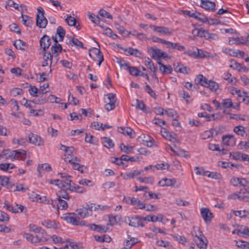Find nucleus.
<instances>
[{
  "mask_svg": "<svg viewBox=\"0 0 249 249\" xmlns=\"http://www.w3.org/2000/svg\"><path fill=\"white\" fill-rule=\"evenodd\" d=\"M89 55L95 61H97L98 65L100 66L102 62L104 61V57L101 51L97 48H94L89 50Z\"/></svg>",
  "mask_w": 249,
  "mask_h": 249,
  "instance_id": "7",
  "label": "nucleus"
},
{
  "mask_svg": "<svg viewBox=\"0 0 249 249\" xmlns=\"http://www.w3.org/2000/svg\"><path fill=\"white\" fill-rule=\"evenodd\" d=\"M222 108H232L236 110H239L240 105L239 103H233L231 99L227 98L222 100L221 103Z\"/></svg>",
  "mask_w": 249,
  "mask_h": 249,
  "instance_id": "10",
  "label": "nucleus"
},
{
  "mask_svg": "<svg viewBox=\"0 0 249 249\" xmlns=\"http://www.w3.org/2000/svg\"><path fill=\"white\" fill-rule=\"evenodd\" d=\"M124 201L127 204L131 205L136 209H144L145 204L141 201L138 198L134 197H124Z\"/></svg>",
  "mask_w": 249,
  "mask_h": 249,
  "instance_id": "5",
  "label": "nucleus"
},
{
  "mask_svg": "<svg viewBox=\"0 0 249 249\" xmlns=\"http://www.w3.org/2000/svg\"><path fill=\"white\" fill-rule=\"evenodd\" d=\"M118 130L120 133H121L124 135H127L130 137H132V132H133V130L130 127H120L118 128Z\"/></svg>",
  "mask_w": 249,
  "mask_h": 249,
  "instance_id": "43",
  "label": "nucleus"
},
{
  "mask_svg": "<svg viewBox=\"0 0 249 249\" xmlns=\"http://www.w3.org/2000/svg\"><path fill=\"white\" fill-rule=\"evenodd\" d=\"M13 161L14 160H23L26 158V151L24 150H13Z\"/></svg>",
  "mask_w": 249,
  "mask_h": 249,
  "instance_id": "20",
  "label": "nucleus"
},
{
  "mask_svg": "<svg viewBox=\"0 0 249 249\" xmlns=\"http://www.w3.org/2000/svg\"><path fill=\"white\" fill-rule=\"evenodd\" d=\"M236 246L242 249H249V243L242 240L236 241Z\"/></svg>",
  "mask_w": 249,
  "mask_h": 249,
  "instance_id": "56",
  "label": "nucleus"
},
{
  "mask_svg": "<svg viewBox=\"0 0 249 249\" xmlns=\"http://www.w3.org/2000/svg\"><path fill=\"white\" fill-rule=\"evenodd\" d=\"M32 197H31L33 201H36L40 203H43L49 205H53V208L55 209V203L54 200L49 199L46 196H41L40 195L35 194L34 193L31 196ZM55 201L56 200H55Z\"/></svg>",
  "mask_w": 249,
  "mask_h": 249,
  "instance_id": "8",
  "label": "nucleus"
},
{
  "mask_svg": "<svg viewBox=\"0 0 249 249\" xmlns=\"http://www.w3.org/2000/svg\"><path fill=\"white\" fill-rule=\"evenodd\" d=\"M58 202L57 205V208L55 207L57 212L59 213V209H61V210H66L68 207V204L67 202L62 199H60V198H56Z\"/></svg>",
  "mask_w": 249,
  "mask_h": 249,
  "instance_id": "31",
  "label": "nucleus"
},
{
  "mask_svg": "<svg viewBox=\"0 0 249 249\" xmlns=\"http://www.w3.org/2000/svg\"><path fill=\"white\" fill-rule=\"evenodd\" d=\"M51 43V39L49 36L44 35L40 40V45L43 51L48 49Z\"/></svg>",
  "mask_w": 249,
  "mask_h": 249,
  "instance_id": "21",
  "label": "nucleus"
},
{
  "mask_svg": "<svg viewBox=\"0 0 249 249\" xmlns=\"http://www.w3.org/2000/svg\"><path fill=\"white\" fill-rule=\"evenodd\" d=\"M69 188V190L71 191H74L79 193H82L85 192V190L81 186L75 185L74 183L71 182L70 183V185H66Z\"/></svg>",
  "mask_w": 249,
  "mask_h": 249,
  "instance_id": "29",
  "label": "nucleus"
},
{
  "mask_svg": "<svg viewBox=\"0 0 249 249\" xmlns=\"http://www.w3.org/2000/svg\"><path fill=\"white\" fill-rule=\"evenodd\" d=\"M151 53L152 58L157 60H160L161 57H163L164 58L168 57V55L167 53L159 49L151 48Z\"/></svg>",
  "mask_w": 249,
  "mask_h": 249,
  "instance_id": "13",
  "label": "nucleus"
},
{
  "mask_svg": "<svg viewBox=\"0 0 249 249\" xmlns=\"http://www.w3.org/2000/svg\"><path fill=\"white\" fill-rule=\"evenodd\" d=\"M37 171L38 173L39 176L41 177L43 171L47 172H50L52 171V167L48 163H44L41 165H38Z\"/></svg>",
  "mask_w": 249,
  "mask_h": 249,
  "instance_id": "27",
  "label": "nucleus"
},
{
  "mask_svg": "<svg viewBox=\"0 0 249 249\" xmlns=\"http://www.w3.org/2000/svg\"><path fill=\"white\" fill-rule=\"evenodd\" d=\"M137 180L140 182H143L146 183L153 184L154 182V178L153 177H139Z\"/></svg>",
  "mask_w": 249,
  "mask_h": 249,
  "instance_id": "61",
  "label": "nucleus"
},
{
  "mask_svg": "<svg viewBox=\"0 0 249 249\" xmlns=\"http://www.w3.org/2000/svg\"><path fill=\"white\" fill-rule=\"evenodd\" d=\"M102 142L104 146L107 148H110L114 146V144L112 141L108 138L103 137L102 138Z\"/></svg>",
  "mask_w": 249,
  "mask_h": 249,
  "instance_id": "38",
  "label": "nucleus"
},
{
  "mask_svg": "<svg viewBox=\"0 0 249 249\" xmlns=\"http://www.w3.org/2000/svg\"><path fill=\"white\" fill-rule=\"evenodd\" d=\"M206 87L209 88L212 91L216 92L219 88V84L213 81L209 80Z\"/></svg>",
  "mask_w": 249,
  "mask_h": 249,
  "instance_id": "41",
  "label": "nucleus"
},
{
  "mask_svg": "<svg viewBox=\"0 0 249 249\" xmlns=\"http://www.w3.org/2000/svg\"><path fill=\"white\" fill-rule=\"evenodd\" d=\"M132 106L135 107L137 109H140L144 112L148 113L149 112V108L145 106L143 101L142 100L136 99V103L132 105Z\"/></svg>",
  "mask_w": 249,
  "mask_h": 249,
  "instance_id": "25",
  "label": "nucleus"
},
{
  "mask_svg": "<svg viewBox=\"0 0 249 249\" xmlns=\"http://www.w3.org/2000/svg\"><path fill=\"white\" fill-rule=\"evenodd\" d=\"M10 94L12 96L16 97L23 93V90L19 88H14L10 90Z\"/></svg>",
  "mask_w": 249,
  "mask_h": 249,
  "instance_id": "63",
  "label": "nucleus"
},
{
  "mask_svg": "<svg viewBox=\"0 0 249 249\" xmlns=\"http://www.w3.org/2000/svg\"><path fill=\"white\" fill-rule=\"evenodd\" d=\"M89 205H88L87 207L83 208L78 210V215L80 217L84 218L91 214V212H90L89 209Z\"/></svg>",
  "mask_w": 249,
  "mask_h": 249,
  "instance_id": "28",
  "label": "nucleus"
},
{
  "mask_svg": "<svg viewBox=\"0 0 249 249\" xmlns=\"http://www.w3.org/2000/svg\"><path fill=\"white\" fill-rule=\"evenodd\" d=\"M222 142L224 145L232 146L235 144V140L232 135H227L223 136Z\"/></svg>",
  "mask_w": 249,
  "mask_h": 249,
  "instance_id": "23",
  "label": "nucleus"
},
{
  "mask_svg": "<svg viewBox=\"0 0 249 249\" xmlns=\"http://www.w3.org/2000/svg\"><path fill=\"white\" fill-rule=\"evenodd\" d=\"M37 13L36 17V26L41 28H45L48 23L47 19L44 17V11L41 7L37 8Z\"/></svg>",
  "mask_w": 249,
  "mask_h": 249,
  "instance_id": "4",
  "label": "nucleus"
},
{
  "mask_svg": "<svg viewBox=\"0 0 249 249\" xmlns=\"http://www.w3.org/2000/svg\"><path fill=\"white\" fill-rule=\"evenodd\" d=\"M161 133L163 137L171 142H175L177 141L176 138L173 136L168 131H167L165 129L161 130Z\"/></svg>",
  "mask_w": 249,
  "mask_h": 249,
  "instance_id": "32",
  "label": "nucleus"
},
{
  "mask_svg": "<svg viewBox=\"0 0 249 249\" xmlns=\"http://www.w3.org/2000/svg\"><path fill=\"white\" fill-rule=\"evenodd\" d=\"M193 235H194L193 240L197 247L201 249H206L207 248V243L204 241L205 238L198 227L194 228Z\"/></svg>",
  "mask_w": 249,
  "mask_h": 249,
  "instance_id": "2",
  "label": "nucleus"
},
{
  "mask_svg": "<svg viewBox=\"0 0 249 249\" xmlns=\"http://www.w3.org/2000/svg\"><path fill=\"white\" fill-rule=\"evenodd\" d=\"M142 171L138 170H134L130 172H125L124 174H121L123 179L127 180L134 178L135 177L141 175Z\"/></svg>",
  "mask_w": 249,
  "mask_h": 249,
  "instance_id": "16",
  "label": "nucleus"
},
{
  "mask_svg": "<svg viewBox=\"0 0 249 249\" xmlns=\"http://www.w3.org/2000/svg\"><path fill=\"white\" fill-rule=\"evenodd\" d=\"M13 150L4 149L1 152L2 158L5 159H10L13 161Z\"/></svg>",
  "mask_w": 249,
  "mask_h": 249,
  "instance_id": "35",
  "label": "nucleus"
},
{
  "mask_svg": "<svg viewBox=\"0 0 249 249\" xmlns=\"http://www.w3.org/2000/svg\"><path fill=\"white\" fill-rule=\"evenodd\" d=\"M233 212L236 216L241 218H249V212L247 210L234 211Z\"/></svg>",
  "mask_w": 249,
  "mask_h": 249,
  "instance_id": "42",
  "label": "nucleus"
},
{
  "mask_svg": "<svg viewBox=\"0 0 249 249\" xmlns=\"http://www.w3.org/2000/svg\"><path fill=\"white\" fill-rule=\"evenodd\" d=\"M150 28L159 33H161L164 35L171 36L173 34V31L171 28L164 26H157L155 25H150Z\"/></svg>",
  "mask_w": 249,
  "mask_h": 249,
  "instance_id": "11",
  "label": "nucleus"
},
{
  "mask_svg": "<svg viewBox=\"0 0 249 249\" xmlns=\"http://www.w3.org/2000/svg\"><path fill=\"white\" fill-rule=\"evenodd\" d=\"M195 81L196 84H199L204 87H206L208 82L207 79L202 74L197 75L195 78Z\"/></svg>",
  "mask_w": 249,
  "mask_h": 249,
  "instance_id": "26",
  "label": "nucleus"
},
{
  "mask_svg": "<svg viewBox=\"0 0 249 249\" xmlns=\"http://www.w3.org/2000/svg\"><path fill=\"white\" fill-rule=\"evenodd\" d=\"M0 184L3 186L6 187L7 188H9L10 186L9 185V178L5 176H0Z\"/></svg>",
  "mask_w": 249,
  "mask_h": 249,
  "instance_id": "60",
  "label": "nucleus"
},
{
  "mask_svg": "<svg viewBox=\"0 0 249 249\" xmlns=\"http://www.w3.org/2000/svg\"><path fill=\"white\" fill-rule=\"evenodd\" d=\"M53 38L54 43L51 47V57L53 58V60L51 61V67H53L57 64L59 60L58 55L62 50V47L61 45L58 43L56 37H53Z\"/></svg>",
  "mask_w": 249,
  "mask_h": 249,
  "instance_id": "1",
  "label": "nucleus"
},
{
  "mask_svg": "<svg viewBox=\"0 0 249 249\" xmlns=\"http://www.w3.org/2000/svg\"><path fill=\"white\" fill-rule=\"evenodd\" d=\"M29 231L36 233L45 234V231L43 230L41 227H38L34 224H30Z\"/></svg>",
  "mask_w": 249,
  "mask_h": 249,
  "instance_id": "33",
  "label": "nucleus"
},
{
  "mask_svg": "<svg viewBox=\"0 0 249 249\" xmlns=\"http://www.w3.org/2000/svg\"><path fill=\"white\" fill-rule=\"evenodd\" d=\"M108 207L107 206H103V205H98L96 206L95 204H90V206H89V209L90 212H91L94 209V211H96V210H106Z\"/></svg>",
  "mask_w": 249,
  "mask_h": 249,
  "instance_id": "52",
  "label": "nucleus"
},
{
  "mask_svg": "<svg viewBox=\"0 0 249 249\" xmlns=\"http://www.w3.org/2000/svg\"><path fill=\"white\" fill-rule=\"evenodd\" d=\"M85 142H89L91 144H96L97 141L95 137L93 136L90 134H89L86 133V137L85 139Z\"/></svg>",
  "mask_w": 249,
  "mask_h": 249,
  "instance_id": "57",
  "label": "nucleus"
},
{
  "mask_svg": "<svg viewBox=\"0 0 249 249\" xmlns=\"http://www.w3.org/2000/svg\"><path fill=\"white\" fill-rule=\"evenodd\" d=\"M158 64L160 66V71L163 74H169L171 73L172 72V69L171 67L169 65H164L160 63V62L158 61Z\"/></svg>",
  "mask_w": 249,
  "mask_h": 249,
  "instance_id": "30",
  "label": "nucleus"
},
{
  "mask_svg": "<svg viewBox=\"0 0 249 249\" xmlns=\"http://www.w3.org/2000/svg\"><path fill=\"white\" fill-rule=\"evenodd\" d=\"M65 34H66L65 31L63 29V28L61 26H58L57 29L56 34V35H58L59 37L58 41H63L64 37L65 36Z\"/></svg>",
  "mask_w": 249,
  "mask_h": 249,
  "instance_id": "47",
  "label": "nucleus"
},
{
  "mask_svg": "<svg viewBox=\"0 0 249 249\" xmlns=\"http://www.w3.org/2000/svg\"><path fill=\"white\" fill-rule=\"evenodd\" d=\"M107 96L106 100L107 104L105 105V108L107 111H110L114 109L117 106L115 94L110 93L107 95Z\"/></svg>",
  "mask_w": 249,
  "mask_h": 249,
  "instance_id": "9",
  "label": "nucleus"
},
{
  "mask_svg": "<svg viewBox=\"0 0 249 249\" xmlns=\"http://www.w3.org/2000/svg\"><path fill=\"white\" fill-rule=\"evenodd\" d=\"M177 183V180L174 178H165L160 180L159 184L161 186H172Z\"/></svg>",
  "mask_w": 249,
  "mask_h": 249,
  "instance_id": "24",
  "label": "nucleus"
},
{
  "mask_svg": "<svg viewBox=\"0 0 249 249\" xmlns=\"http://www.w3.org/2000/svg\"><path fill=\"white\" fill-rule=\"evenodd\" d=\"M28 140L29 142L36 145H42L43 144V140L41 137L32 133L28 135Z\"/></svg>",
  "mask_w": 249,
  "mask_h": 249,
  "instance_id": "15",
  "label": "nucleus"
},
{
  "mask_svg": "<svg viewBox=\"0 0 249 249\" xmlns=\"http://www.w3.org/2000/svg\"><path fill=\"white\" fill-rule=\"evenodd\" d=\"M198 116L199 117H205L206 118L207 121H212L214 120L215 115L214 114H208L206 112H200L197 114Z\"/></svg>",
  "mask_w": 249,
  "mask_h": 249,
  "instance_id": "59",
  "label": "nucleus"
},
{
  "mask_svg": "<svg viewBox=\"0 0 249 249\" xmlns=\"http://www.w3.org/2000/svg\"><path fill=\"white\" fill-rule=\"evenodd\" d=\"M201 7L207 10L214 11L215 7V4L210 0H200Z\"/></svg>",
  "mask_w": 249,
  "mask_h": 249,
  "instance_id": "19",
  "label": "nucleus"
},
{
  "mask_svg": "<svg viewBox=\"0 0 249 249\" xmlns=\"http://www.w3.org/2000/svg\"><path fill=\"white\" fill-rule=\"evenodd\" d=\"M42 224L47 228L56 229L57 227V224L54 220H44L42 222Z\"/></svg>",
  "mask_w": 249,
  "mask_h": 249,
  "instance_id": "37",
  "label": "nucleus"
},
{
  "mask_svg": "<svg viewBox=\"0 0 249 249\" xmlns=\"http://www.w3.org/2000/svg\"><path fill=\"white\" fill-rule=\"evenodd\" d=\"M165 114H166L168 117H172L173 119L177 118L178 117V115L177 112L172 108H167L165 109Z\"/></svg>",
  "mask_w": 249,
  "mask_h": 249,
  "instance_id": "49",
  "label": "nucleus"
},
{
  "mask_svg": "<svg viewBox=\"0 0 249 249\" xmlns=\"http://www.w3.org/2000/svg\"><path fill=\"white\" fill-rule=\"evenodd\" d=\"M14 45L17 49L23 50H25L26 46V43L20 39L16 40L14 42Z\"/></svg>",
  "mask_w": 249,
  "mask_h": 249,
  "instance_id": "50",
  "label": "nucleus"
},
{
  "mask_svg": "<svg viewBox=\"0 0 249 249\" xmlns=\"http://www.w3.org/2000/svg\"><path fill=\"white\" fill-rule=\"evenodd\" d=\"M63 159L66 162L72 163L74 161H79V159L75 157L73 154H65L64 155Z\"/></svg>",
  "mask_w": 249,
  "mask_h": 249,
  "instance_id": "34",
  "label": "nucleus"
},
{
  "mask_svg": "<svg viewBox=\"0 0 249 249\" xmlns=\"http://www.w3.org/2000/svg\"><path fill=\"white\" fill-rule=\"evenodd\" d=\"M237 198L245 202H249V188H244L240 190L239 194L236 195Z\"/></svg>",
  "mask_w": 249,
  "mask_h": 249,
  "instance_id": "17",
  "label": "nucleus"
},
{
  "mask_svg": "<svg viewBox=\"0 0 249 249\" xmlns=\"http://www.w3.org/2000/svg\"><path fill=\"white\" fill-rule=\"evenodd\" d=\"M43 59L44 62L42 64L43 67H45L48 66L49 63L48 61H50V64H51L52 60H53V58L51 57V53L50 52H45L43 55ZM52 67L50 66V68Z\"/></svg>",
  "mask_w": 249,
  "mask_h": 249,
  "instance_id": "39",
  "label": "nucleus"
},
{
  "mask_svg": "<svg viewBox=\"0 0 249 249\" xmlns=\"http://www.w3.org/2000/svg\"><path fill=\"white\" fill-rule=\"evenodd\" d=\"M223 79L231 84H234L236 82V78L229 72H226L223 75Z\"/></svg>",
  "mask_w": 249,
  "mask_h": 249,
  "instance_id": "36",
  "label": "nucleus"
},
{
  "mask_svg": "<svg viewBox=\"0 0 249 249\" xmlns=\"http://www.w3.org/2000/svg\"><path fill=\"white\" fill-rule=\"evenodd\" d=\"M233 131L236 134L242 137L244 136L245 133V127L242 125L235 126Z\"/></svg>",
  "mask_w": 249,
  "mask_h": 249,
  "instance_id": "54",
  "label": "nucleus"
},
{
  "mask_svg": "<svg viewBox=\"0 0 249 249\" xmlns=\"http://www.w3.org/2000/svg\"><path fill=\"white\" fill-rule=\"evenodd\" d=\"M125 222L128 223L129 226L135 228L143 227L144 226L143 217L139 215L125 217Z\"/></svg>",
  "mask_w": 249,
  "mask_h": 249,
  "instance_id": "3",
  "label": "nucleus"
},
{
  "mask_svg": "<svg viewBox=\"0 0 249 249\" xmlns=\"http://www.w3.org/2000/svg\"><path fill=\"white\" fill-rule=\"evenodd\" d=\"M67 222L70 223L73 225H84L85 221H80V218L78 216H76L74 213H67L63 215L62 217Z\"/></svg>",
  "mask_w": 249,
  "mask_h": 249,
  "instance_id": "6",
  "label": "nucleus"
},
{
  "mask_svg": "<svg viewBox=\"0 0 249 249\" xmlns=\"http://www.w3.org/2000/svg\"><path fill=\"white\" fill-rule=\"evenodd\" d=\"M62 190L57 194V198H60V199L64 198L66 200L69 199L70 197L68 193L65 191V190Z\"/></svg>",
  "mask_w": 249,
  "mask_h": 249,
  "instance_id": "62",
  "label": "nucleus"
},
{
  "mask_svg": "<svg viewBox=\"0 0 249 249\" xmlns=\"http://www.w3.org/2000/svg\"><path fill=\"white\" fill-rule=\"evenodd\" d=\"M143 221H147L148 222H156V221H161L162 219V218L161 217L160 219L159 218L158 216H155V215H148L146 216L145 217H143Z\"/></svg>",
  "mask_w": 249,
  "mask_h": 249,
  "instance_id": "55",
  "label": "nucleus"
},
{
  "mask_svg": "<svg viewBox=\"0 0 249 249\" xmlns=\"http://www.w3.org/2000/svg\"><path fill=\"white\" fill-rule=\"evenodd\" d=\"M238 147L239 149L241 150H249V141L240 142L238 144Z\"/></svg>",
  "mask_w": 249,
  "mask_h": 249,
  "instance_id": "64",
  "label": "nucleus"
},
{
  "mask_svg": "<svg viewBox=\"0 0 249 249\" xmlns=\"http://www.w3.org/2000/svg\"><path fill=\"white\" fill-rule=\"evenodd\" d=\"M71 182V180L70 179H68L67 182L60 180L59 179L50 180L49 181V183L50 184H54L58 186V188L66 190H69V188L66 186V185H70Z\"/></svg>",
  "mask_w": 249,
  "mask_h": 249,
  "instance_id": "12",
  "label": "nucleus"
},
{
  "mask_svg": "<svg viewBox=\"0 0 249 249\" xmlns=\"http://www.w3.org/2000/svg\"><path fill=\"white\" fill-rule=\"evenodd\" d=\"M244 43L243 38L238 37H231L229 38V43L230 45H240L243 44Z\"/></svg>",
  "mask_w": 249,
  "mask_h": 249,
  "instance_id": "40",
  "label": "nucleus"
},
{
  "mask_svg": "<svg viewBox=\"0 0 249 249\" xmlns=\"http://www.w3.org/2000/svg\"><path fill=\"white\" fill-rule=\"evenodd\" d=\"M185 13L190 17L198 19V20H201V18L199 17L200 16V14L197 12L185 11Z\"/></svg>",
  "mask_w": 249,
  "mask_h": 249,
  "instance_id": "58",
  "label": "nucleus"
},
{
  "mask_svg": "<svg viewBox=\"0 0 249 249\" xmlns=\"http://www.w3.org/2000/svg\"><path fill=\"white\" fill-rule=\"evenodd\" d=\"M201 215L206 223L210 222L213 218V213L207 208L201 209Z\"/></svg>",
  "mask_w": 249,
  "mask_h": 249,
  "instance_id": "18",
  "label": "nucleus"
},
{
  "mask_svg": "<svg viewBox=\"0 0 249 249\" xmlns=\"http://www.w3.org/2000/svg\"><path fill=\"white\" fill-rule=\"evenodd\" d=\"M127 71L132 75L138 76L140 75L141 71L136 67L129 66L127 67Z\"/></svg>",
  "mask_w": 249,
  "mask_h": 249,
  "instance_id": "53",
  "label": "nucleus"
},
{
  "mask_svg": "<svg viewBox=\"0 0 249 249\" xmlns=\"http://www.w3.org/2000/svg\"><path fill=\"white\" fill-rule=\"evenodd\" d=\"M239 233V236L246 237L249 236V229L245 226H241L239 231H237Z\"/></svg>",
  "mask_w": 249,
  "mask_h": 249,
  "instance_id": "45",
  "label": "nucleus"
},
{
  "mask_svg": "<svg viewBox=\"0 0 249 249\" xmlns=\"http://www.w3.org/2000/svg\"><path fill=\"white\" fill-rule=\"evenodd\" d=\"M69 43L71 45H74L78 47L83 48V44L78 39L73 37L70 38Z\"/></svg>",
  "mask_w": 249,
  "mask_h": 249,
  "instance_id": "48",
  "label": "nucleus"
},
{
  "mask_svg": "<svg viewBox=\"0 0 249 249\" xmlns=\"http://www.w3.org/2000/svg\"><path fill=\"white\" fill-rule=\"evenodd\" d=\"M145 65L152 71L155 72L156 68L152 61L149 58H147L144 62Z\"/></svg>",
  "mask_w": 249,
  "mask_h": 249,
  "instance_id": "46",
  "label": "nucleus"
},
{
  "mask_svg": "<svg viewBox=\"0 0 249 249\" xmlns=\"http://www.w3.org/2000/svg\"><path fill=\"white\" fill-rule=\"evenodd\" d=\"M222 51L224 53L230 56L237 57L238 53L237 52L227 48H223Z\"/></svg>",
  "mask_w": 249,
  "mask_h": 249,
  "instance_id": "51",
  "label": "nucleus"
},
{
  "mask_svg": "<svg viewBox=\"0 0 249 249\" xmlns=\"http://www.w3.org/2000/svg\"><path fill=\"white\" fill-rule=\"evenodd\" d=\"M24 237L29 241L32 243L37 244L41 243L38 239L36 238L35 236L29 233H26L24 234Z\"/></svg>",
  "mask_w": 249,
  "mask_h": 249,
  "instance_id": "44",
  "label": "nucleus"
},
{
  "mask_svg": "<svg viewBox=\"0 0 249 249\" xmlns=\"http://www.w3.org/2000/svg\"><path fill=\"white\" fill-rule=\"evenodd\" d=\"M121 49L125 52L127 55H133L136 57H140L141 53L137 49H134L131 47L127 48H121Z\"/></svg>",
  "mask_w": 249,
  "mask_h": 249,
  "instance_id": "22",
  "label": "nucleus"
},
{
  "mask_svg": "<svg viewBox=\"0 0 249 249\" xmlns=\"http://www.w3.org/2000/svg\"><path fill=\"white\" fill-rule=\"evenodd\" d=\"M4 207H5L7 210L11 211L14 213L22 212L24 207L21 205L16 204L14 206L9 205L7 200H5L4 203Z\"/></svg>",
  "mask_w": 249,
  "mask_h": 249,
  "instance_id": "14",
  "label": "nucleus"
}]
</instances>
